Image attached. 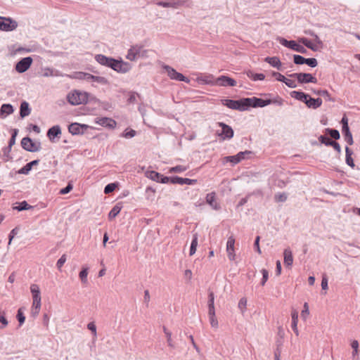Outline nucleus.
Instances as JSON below:
<instances>
[{
  "instance_id": "f257e3e1",
  "label": "nucleus",
  "mask_w": 360,
  "mask_h": 360,
  "mask_svg": "<svg viewBox=\"0 0 360 360\" xmlns=\"http://www.w3.org/2000/svg\"><path fill=\"white\" fill-rule=\"evenodd\" d=\"M222 103L231 110L246 111L248 110L250 108L264 107L271 103L280 105L282 104V100L279 98L271 99L268 98H260L253 96L250 98H243L239 100L224 99L222 101Z\"/></svg>"
},
{
  "instance_id": "f03ea898",
  "label": "nucleus",
  "mask_w": 360,
  "mask_h": 360,
  "mask_svg": "<svg viewBox=\"0 0 360 360\" xmlns=\"http://www.w3.org/2000/svg\"><path fill=\"white\" fill-rule=\"evenodd\" d=\"M89 94L85 91L73 90L70 91L67 99L71 105H77L86 103L88 101Z\"/></svg>"
},
{
  "instance_id": "7ed1b4c3",
  "label": "nucleus",
  "mask_w": 360,
  "mask_h": 360,
  "mask_svg": "<svg viewBox=\"0 0 360 360\" xmlns=\"http://www.w3.org/2000/svg\"><path fill=\"white\" fill-rule=\"evenodd\" d=\"M109 68L118 73L124 74L128 72L131 69V65L127 62L122 60H116L112 58Z\"/></svg>"
},
{
  "instance_id": "20e7f679",
  "label": "nucleus",
  "mask_w": 360,
  "mask_h": 360,
  "mask_svg": "<svg viewBox=\"0 0 360 360\" xmlns=\"http://www.w3.org/2000/svg\"><path fill=\"white\" fill-rule=\"evenodd\" d=\"M21 146L24 150L32 153L39 151L41 148L40 141H33L29 137H25L21 140Z\"/></svg>"
},
{
  "instance_id": "39448f33",
  "label": "nucleus",
  "mask_w": 360,
  "mask_h": 360,
  "mask_svg": "<svg viewBox=\"0 0 360 360\" xmlns=\"http://www.w3.org/2000/svg\"><path fill=\"white\" fill-rule=\"evenodd\" d=\"M16 20L6 17L0 16V30L4 32H11L18 27Z\"/></svg>"
},
{
  "instance_id": "423d86ee",
  "label": "nucleus",
  "mask_w": 360,
  "mask_h": 360,
  "mask_svg": "<svg viewBox=\"0 0 360 360\" xmlns=\"http://www.w3.org/2000/svg\"><path fill=\"white\" fill-rule=\"evenodd\" d=\"M162 68L171 79L182 81L185 82L186 83H189L190 79L184 76L181 73L176 72L173 68L170 67L169 65H164Z\"/></svg>"
},
{
  "instance_id": "0eeeda50",
  "label": "nucleus",
  "mask_w": 360,
  "mask_h": 360,
  "mask_svg": "<svg viewBox=\"0 0 360 360\" xmlns=\"http://www.w3.org/2000/svg\"><path fill=\"white\" fill-rule=\"evenodd\" d=\"M191 2L186 0H170L168 1H158L157 5L164 8H178L181 6L189 7Z\"/></svg>"
},
{
  "instance_id": "6e6552de",
  "label": "nucleus",
  "mask_w": 360,
  "mask_h": 360,
  "mask_svg": "<svg viewBox=\"0 0 360 360\" xmlns=\"http://www.w3.org/2000/svg\"><path fill=\"white\" fill-rule=\"evenodd\" d=\"M89 128L91 127L87 124L73 122L68 126V131L73 136L82 135Z\"/></svg>"
},
{
  "instance_id": "1a4fd4ad",
  "label": "nucleus",
  "mask_w": 360,
  "mask_h": 360,
  "mask_svg": "<svg viewBox=\"0 0 360 360\" xmlns=\"http://www.w3.org/2000/svg\"><path fill=\"white\" fill-rule=\"evenodd\" d=\"M289 77L295 78L299 83H316L317 79L309 73H293L290 74Z\"/></svg>"
},
{
  "instance_id": "9d476101",
  "label": "nucleus",
  "mask_w": 360,
  "mask_h": 360,
  "mask_svg": "<svg viewBox=\"0 0 360 360\" xmlns=\"http://www.w3.org/2000/svg\"><path fill=\"white\" fill-rule=\"evenodd\" d=\"M218 125L221 129L217 130V133L222 140L231 139L233 136V131L231 127L222 122H219Z\"/></svg>"
},
{
  "instance_id": "9b49d317",
  "label": "nucleus",
  "mask_w": 360,
  "mask_h": 360,
  "mask_svg": "<svg viewBox=\"0 0 360 360\" xmlns=\"http://www.w3.org/2000/svg\"><path fill=\"white\" fill-rule=\"evenodd\" d=\"M250 154H252V152L250 150H245V151L239 152L236 155L225 157L224 161L230 162L233 165H236V164L240 162L243 160L249 158V156Z\"/></svg>"
},
{
  "instance_id": "f8f14e48",
  "label": "nucleus",
  "mask_w": 360,
  "mask_h": 360,
  "mask_svg": "<svg viewBox=\"0 0 360 360\" xmlns=\"http://www.w3.org/2000/svg\"><path fill=\"white\" fill-rule=\"evenodd\" d=\"M32 58L30 56L23 58L15 65V70L19 73H23L27 71L32 63Z\"/></svg>"
},
{
  "instance_id": "ddd939ff",
  "label": "nucleus",
  "mask_w": 360,
  "mask_h": 360,
  "mask_svg": "<svg viewBox=\"0 0 360 360\" xmlns=\"http://www.w3.org/2000/svg\"><path fill=\"white\" fill-rule=\"evenodd\" d=\"M235 238L233 236L228 238L226 242V251L227 253L228 258L230 261H234L236 259L235 253Z\"/></svg>"
},
{
  "instance_id": "4468645a",
  "label": "nucleus",
  "mask_w": 360,
  "mask_h": 360,
  "mask_svg": "<svg viewBox=\"0 0 360 360\" xmlns=\"http://www.w3.org/2000/svg\"><path fill=\"white\" fill-rule=\"evenodd\" d=\"M143 48V47L140 45L132 46L128 50L126 58L131 61L136 60L137 58H139V56H140L141 51H142Z\"/></svg>"
},
{
  "instance_id": "2eb2a0df",
  "label": "nucleus",
  "mask_w": 360,
  "mask_h": 360,
  "mask_svg": "<svg viewBox=\"0 0 360 360\" xmlns=\"http://www.w3.org/2000/svg\"><path fill=\"white\" fill-rule=\"evenodd\" d=\"M147 176L152 179L153 181L166 184L168 183L170 180V179L167 176H164L163 175L160 174V173L155 172V171H150L148 172Z\"/></svg>"
},
{
  "instance_id": "dca6fc26",
  "label": "nucleus",
  "mask_w": 360,
  "mask_h": 360,
  "mask_svg": "<svg viewBox=\"0 0 360 360\" xmlns=\"http://www.w3.org/2000/svg\"><path fill=\"white\" fill-rule=\"evenodd\" d=\"M30 292L32 296V303L36 304L41 303V292L39 285L34 283L31 284Z\"/></svg>"
},
{
  "instance_id": "f3484780",
  "label": "nucleus",
  "mask_w": 360,
  "mask_h": 360,
  "mask_svg": "<svg viewBox=\"0 0 360 360\" xmlns=\"http://www.w3.org/2000/svg\"><path fill=\"white\" fill-rule=\"evenodd\" d=\"M216 84L217 85L223 86H234L236 85V82L231 77L222 75L217 79Z\"/></svg>"
},
{
  "instance_id": "a211bd4d",
  "label": "nucleus",
  "mask_w": 360,
  "mask_h": 360,
  "mask_svg": "<svg viewBox=\"0 0 360 360\" xmlns=\"http://www.w3.org/2000/svg\"><path fill=\"white\" fill-rule=\"evenodd\" d=\"M96 123L109 129H114L116 127V122L109 117H101L96 120Z\"/></svg>"
},
{
  "instance_id": "6ab92c4d",
  "label": "nucleus",
  "mask_w": 360,
  "mask_h": 360,
  "mask_svg": "<svg viewBox=\"0 0 360 360\" xmlns=\"http://www.w3.org/2000/svg\"><path fill=\"white\" fill-rule=\"evenodd\" d=\"M170 181L172 184H178L180 185H193L197 182L196 179H191L188 178H182L179 176L172 177L170 179Z\"/></svg>"
},
{
  "instance_id": "aec40b11",
  "label": "nucleus",
  "mask_w": 360,
  "mask_h": 360,
  "mask_svg": "<svg viewBox=\"0 0 360 360\" xmlns=\"http://www.w3.org/2000/svg\"><path fill=\"white\" fill-rule=\"evenodd\" d=\"M61 135V129L59 125H55L51 127L47 131V136L51 141H54L56 137Z\"/></svg>"
},
{
  "instance_id": "412c9836",
  "label": "nucleus",
  "mask_w": 360,
  "mask_h": 360,
  "mask_svg": "<svg viewBox=\"0 0 360 360\" xmlns=\"http://www.w3.org/2000/svg\"><path fill=\"white\" fill-rule=\"evenodd\" d=\"M207 203L214 210H218L220 207L216 200V194L214 192L210 193L206 195Z\"/></svg>"
},
{
  "instance_id": "4be33fe9",
  "label": "nucleus",
  "mask_w": 360,
  "mask_h": 360,
  "mask_svg": "<svg viewBox=\"0 0 360 360\" xmlns=\"http://www.w3.org/2000/svg\"><path fill=\"white\" fill-rule=\"evenodd\" d=\"M43 75H44V77H63L64 74H63L58 70L51 68H46L44 70Z\"/></svg>"
},
{
  "instance_id": "5701e85b",
  "label": "nucleus",
  "mask_w": 360,
  "mask_h": 360,
  "mask_svg": "<svg viewBox=\"0 0 360 360\" xmlns=\"http://www.w3.org/2000/svg\"><path fill=\"white\" fill-rule=\"evenodd\" d=\"M309 108L316 109L322 104L321 98H313L308 94V98L304 102Z\"/></svg>"
},
{
  "instance_id": "b1692460",
  "label": "nucleus",
  "mask_w": 360,
  "mask_h": 360,
  "mask_svg": "<svg viewBox=\"0 0 360 360\" xmlns=\"http://www.w3.org/2000/svg\"><path fill=\"white\" fill-rule=\"evenodd\" d=\"M352 352V360H360L359 359V344L356 340H353L351 342Z\"/></svg>"
},
{
  "instance_id": "393cba45",
  "label": "nucleus",
  "mask_w": 360,
  "mask_h": 360,
  "mask_svg": "<svg viewBox=\"0 0 360 360\" xmlns=\"http://www.w3.org/2000/svg\"><path fill=\"white\" fill-rule=\"evenodd\" d=\"M342 134L344 135L345 141L347 143L348 145L351 146L353 144V138L352 133L349 131L348 124L345 123L344 126H342Z\"/></svg>"
},
{
  "instance_id": "a878e982",
  "label": "nucleus",
  "mask_w": 360,
  "mask_h": 360,
  "mask_svg": "<svg viewBox=\"0 0 360 360\" xmlns=\"http://www.w3.org/2000/svg\"><path fill=\"white\" fill-rule=\"evenodd\" d=\"M283 256L285 265L289 267L291 266L293 263V257L292 251L289 248L284 250Z\"/></svg>"
},
{
  "instance_id": "bb28decb",
  "label": "nucleus",
  "mask_w": 360,
  "mask_h": 360,
  "mask_svg": "<svg viewBox=\"0 0 360 360\" xmlns=\"http://www.w3.org/2000/svg\"><path fill=\"white\" fill-rule=\"evenodd\" d=\"M112 58L107 57L103 54H97L95 56V60L96 62H98L101 65H104L108 68L110 66Z\"/></svg>"
},
{
  "instance_id": "cd10ccee",
  "label": "nucleus",
  "mask_w": 360,
  "mask_h": 360,
  "mask_svg": "<svg viewBox=\"0 0 360 360\" xmlns=\"http://www.w3.org/2000/svg\"><path fill=\"white\" fill-rule=\"evenodd\" d=\"M39 164V160H35L33 161L30 162L29 163L26 164L24 167H22L21 169H20L18 172V174H28L30 172L32 169V167L34 165H37Z\"/></svg>"
},
{
  "instance_id": "c85d7f7f",
  "label": "nucleus",
  "mask_w": 360,
  "mask_h": 360,
  "mask_svg": "<svg viewBox=\"0 0 360 360\" xmlns=\"http://www.w3.org/2000/svg\"><path fill=\"white\" fill-rule=\"evenodd\" d=\"M345 162L346 164L352 168H354L355 164L352 158L353 151L349 148H345Z\"/></svg>"
},
{
  "instance_id": "c756f323",
  "label": "nucleus",
  "mask_w": 360,
  "mask_h": 360,
  "mask_svg": "<svg viewBox=\"0 0 360 360\" xmlns=\"http://www.w3.org/2000/svg\"><path fill=\"white\" fill-rule=\"evenodd\" d=\"M89 80L88 82H94L97 83L101 85H107L108 84V79L104 77H100V76H95L93 75H91L90 77H89Z\"/></svg>"
},
{
  "instance_id": "7c9ffc66",
  "label": "nucleus",
  "mask_w": 360,
  "mask_h": 360,
  "mask_svg": "<svg viewBox=\"0 0 360 360\" xmlns=\"http://www.w3.org/2000/svg\"><path fill=\"white\" fill-rule=\"evenodd\" d=\"M265 61L269 63L271 66L276 68L278 70H281V62L277 57H266Z\"/></svg>"
},
{
  "instance_id": "2f4dec72",
  "label": "nucleus",
  "mask_w": 360,
  "mask_h": 360,
  "mask_svg": "<svg viewBox=\"0 0 360 360\" xmlns=\"http://www.w3.org/2000/svg\"><path fill=\"white\" fill-rule=\"evenodd\" d=\"M163 332L165 335V337L167 338V345L168 346L171 348V349H174L175 348V344L172 340V332L169 331L166 327H163Z\"/></svg>"
},
{
  "instance_id": "473e14b6",
  "label": "nucleus",
  "mask_w": 360,
  "mask_h": 360,
  "mask_svg": "<svg viewBox=\"0 0 360 360\" xmlns=\"http://www.w3.org/2000/svg\"><path fill=\"white\" fill-rule=\"evenodd\" d=\"M300 41L308 49L316 51H319V47L317 45H315L314 43H312L310 40H309L307 38H301L300 39Z\"/></svg>"
},
{
  "instance_id": "72a5a7b5",
  "label": "nucleus",
  "mask_w": 360,
  "mask_h": 360,
  "mask_svg": "<svg viewBox=\"0 0 360 360\" xmlns=\"http://www.w3.org/2000/svg\"><path fill=\"white\" fill-rule=\"evenodd\" d=\"M198 233H194L193 236V240L191 241V248H190L189 255L191 256L193 255L196 252V249H197V246H198Z\"/></svg>"
},
{
  "instance_id": "f704fd0d",
  "label": "nucleus",
  "mask_w": 360,
  "mask_h": 360,
  "mask_svg": "<svg viewBox=\"0 0 360 360\" xmlns=\"http://www.w3.org/2000/svg\"><path fill=\"white\" fill-rule=\"evenodd\" d=\"M89 269L88 267L83 266L81 271L79 274V277L83 284H86L88 283V276Z\"/></svg>"
},
{
  "instance_id": "c9c22d12",
  "label": "nucleus",
  "mask_w": 360,
  "mask_h": 360,
  "mask_svg": "<svg viewBox=\"0 0 360 360\" xmlns=\"http://www.w3.org/2000/svg\"><path fill=\"white\" fill-rule=\"evenodd\" d=\"M214 295L212 292L209 293V301H208V314L215 313L214 309Z\"/></svg>"
},
{
  "instance_id": "e433bc0d",
  "label": "nucleus",
  "mask_w": 360,
  "mask_h": 360,
  "mask_svg": "<svg viewBox=\"0 0 360 360\" xmlns=\"http://www.w3.org/2000/svg\"><path fill=\"white\" fill-rule=\"evenodd\" d=\"M291 96L299 101L304 102V101L308 98V94L302 91H294L291 93Z\"/></svg>"
},
{
  "instance_id": "4c0bfd02",
  "label": "nucleus",
  "mask_w": 360,
  "mask_h": 360,
  "mask_svg": "<svg viewBox=\"0 0 360 360\" xmlns=\"http://www.w3.org/2000/svg\"><path fill=\"white\" fill-rule=\"evenodd\" d=\"M290 49H292L293 51L301 53H305L307 52V50L304 46L297 44L296 43V41H295L293 40H291V44L290 46Z\"/></svg>"
},
{
  "instance_id": "58836bf2",
  "label": "nucleus",
  "mask_w": 360,
  "mask_h": 360,
  "mask_svg": "<svg viewBox=\"0 0 360 360\" xmlns=\"http://www.w3.org/2000/svg\"><path fill=\"white\" fill-rule=\"evenodd\" d=\"M306 33L314 37V41H315L314 44L318 46L319 50L323 48V44L316 34L311 30L306 32Z\"/></svg>"
},
{
  "instance_id": "ea45409f",
  "label": "nucleus",
  "mask_w": 360,
  "mask_h": 360,
  "mask_svg": "<svg viewBox=\"0 0 360 360\" xmlns=\"http://www.w3.org/2000/svg\"><path fill=\"white\" fill-rule=\"evenodd\" d=\"M136 135V131L132 129L127 128L122 134L120 135L121 137L125 139H131Z\"/></svg>"
},
{
  "instance_id": "a19ab883",
  "label": "nucleus",
  "mask_w": 360,
  "mask_h": 360,
  "mask_svg": "<svg viewBox=\"0 0 360 360\" xmlns=\"http://www.w3.org/2000/svg\"><path fill=\"white\" fill-rule=\"evenodd\" d=\"M213 77L212 75H202L200 77H198V82L201 84H212L213 82L212 81Z\"/></svg>"
},
{
  "instance_id": "79ce46f5",
  "label": "nucleus",
  "mask_w": 360,
  "mask_h": 360,
  "mask_svg": "<svg viewBox=\"0 0 360 360\" xmlns=\"http://www.w3.org/2000/svg\"><path fill=\"white\" fill-rule=\"evenodd\" d=\"M41 303H38L37 304L35 303H32V309H31V314L34 318L37 317L39 315L40 309H41Z\"/></svg>"
},
{
  "instance_id": "37998d69",
  "label": "nucleus",
  "mask_w": 360,
  "mask_h": 360,
  "mask_svg": "<svg viewBox=\"0 0 360 360\" xmlns=\"http://www.w3.org/2000/svg\"><path fill=\"white\" fill-rule=\"evenodd\" d=\"M90 75H91V74H89V73L79 72H76L75 75L74 77H72L73 78H76V79H79L86 80V81L88 82L89 80V77H90ZM67 76L69 77H72L70 75H67Z\"/></svg>"
},
{
  "instance_id": "c03bdc74",
  "label": "nucleus",
  "mask_w": 360,
  "mask_h": 360,
  "mask_svg": "<svg viewBox=\"0 0 360 360\" xmlns=\"http://www.w3.org/2000/svg\"><path fill=\"white\" fill-rule=\"evenodd\" d=\"M238 307L241 314H244L247 309V299L245 297H242L239 300Z\"/></svg>"
},
{
  "instance_id": "a18cd8bd",
  "label": "nucleus",
  "mask_w": 360,
  "mask_h": 360,
  "mask_svg": "<svg viewBox=\"0 0 360 360\" xmlns=\"http://www.w3.org/2000/svg\"><path fill=\"white\" fill-rule=\"evenodd\" d=\"M121 207L118 205L114 206L109 212L108 217L110 219H114L120 212Z\"/></svg>"
},
{
  "instance_id": "49530a36",
  "label": "nucleus",
  "mask_w": 360,
  "mask_h": 360,
  "mask_svg": "<svg viewBox=\"0 0 360 360\" xmlns=\"http://www.w3.org/2000/svg\"><path fill=\"white\" fill-rule=\"evenodd\" d=\"M187 169V167L184 165H177L169 168V173H182Z\"/></svg>"
},
{
  "instance_id": "de8ad7c7",
  "label": "nucleus",
  "mask_w": 360,
  "mask_h": 360,
  "mask_svg": "<svg viewBox=\"0 0 360 360\" xmlns=\"http://www.w3.org/2000/svg\"><path fill=\"white\" fill-rule=\"evenodd\" d=\"M209 316V320L210 325L214 328H217L219 326L218 321L215 316V313L208 314Z\"/></svg>"
},
{
  "instance_id": "09e8293b",
  "label": "nucleus",
  "mask_w": 360,
  "mask_h": 360,
  "mask_svg": "<svg viewBox=\"0 0 360 360\" xmlns=\"http://www.w3.org/2000/svg\"><path fill=\"white\" fill-rule=\"evenodd\" d=\"M291 317H292V328H295L297 326L298 323V312L296 310H293L291 312Z\"/></svg>"
},
{
  "instance_id": "8fccbe9b",
  "label": "nucleus",
  "mask_w": 360,
  "mask_h": 360,
  "mask_svg": "<svg viewBox=\"0 0 360 360\" xmlns=\"http://www.w3.org/2000/svg\"><path fill=\"white\" fill-rule=\"evenodd\" d=\"M309 315V306L307 302L304 304L303 309L301 312V316L304 321H306Z\"/></svg>"
},
{
  "instance_id": "3c124183",
  "label": "nucleus",
  "mask_w": 360,
  "mask_h": 360,
  "mask_svg": "<svg viewBox=\"0 0 360 360\" xmlns=\"http://www.w3.org/2000/svg\"><path fill=\"white\" fill-rule=\"evenodd\" d=\"M14 109L11 104H3L0 109V112H13Z\"/></svg>"
},
{
  "instance_id": "603ef678",
  "label": "nucleus",
  "mask_w": 360,
  "mask_h": 360,
  "mask_svg": "<svg viewBox=\"0 0 360 360\" xmlns=\"http://www.w3.org/2000/svg\"><path fill=\"white\" fill-rule=\"evenodd\" d=\"M17 319H18V320L19 321L20 326H22L24 323L25 321V316H24V314H23L22 308H20L18 310Z\"/></svg>"
},
{
  "instance_id": "864d4df0",
  "label": "nucleus",
  "mask_w": 360,
  "mask_h": 360,
  "mask_svg": "<svg viewBox=\"0 0 360 360\" xmlns=\"http://www.w3.org/2000/svg\"><path fill=\"white\" fill-rule=\"evenodd\" d=\"M0 323H1V328H4L8 324V322L5 316V312H0Z\"/></svg>"
},
{
  "instance_id": "5fc2aeb1",
  "label": "nucleus",
  "mask_w": 360,
  "mask_h": 360,
  "mask_svg": "<svg viewBox=\"0 0 360 360\" xmlns=\"http://www.w3.org/2000/svg\"><path fill=\"white\" fill-rule=\"evenodd\" d=\"M248 76L250 77H251L254 81H257V80H263L265 78V76L264 75L262 74V73H255V74H253L252 72H250V75L248 74Z\"/></svg>"
},
{
  "instance_id": "6e6d98bb",
  "label": "nucleus",
  "mask_w": 360,
  "mask_h": 360,
  "mask_svg": "<svg viewBox=\"0 0 360 360\" xmlns=\"http://www.w3.org/2000/svg\"><path fill=\"white\" fill-rule=\"evenodd\" d=\"M87 328L91 330V332L93 334L94 338L97 337V331H96V326L94 322H90L87 324Z\"/></svg>"
},
{
  "instance_id": "4d7b16f0",
  "label": "nucleus",
  "mask_w": 360,
  "mask_h": 360,
  "mask_svg": "<svg viewBox=\"0 0 360 360\" xmlns=\"http://www.w3.org/2000/svg\"><path fill=\"white\" fill-rule=\"evenodd\" d=\"M274 198L276 202H285L287 200V195L285 193H277Z\"/></svg>"
},
{
  "instance_id": "13d9d810",
  "label": "nucleus",
  "mask_w": 360,
  "mask_h": 360,
  "mask_svg": "<svg viewBox=\"0 0 360 360\" xmlns=\"http://www.w3.org/2000/svg\"><path fill=\"white\" fill-rule=\"evenodd\" d=\"M306 58L300 55H294V63L297 65L304 64Z\"/></svg>"
},
{
  "instance_id": "bf43d9fd",
  "label": "nucleus",
  "mask_w": 360,
  "mask_h": 360,
  "mask_svg": "<svg viewBox=\"0 0 360 360\" xmlns=\"http://www.w3.org/2000/svg\"><path fill=\"white\" fill-rule=\"evenodd\" d=\"M326 146H332L333 147V148L338 152V153H340L341 152V147L340 146V144L338 143V142H335V141H328L326 143Z\"/></svg>"
},
{
  "instance_id": "052dcab7",
  "label": "nucleus",
  "mask_w": 360,
  "mask_h": 360,
  "mask_svg": "<svg viewBox=\"0 0 360 360\" xmlns=\"http://www.w3.org/2000/svg\"><path fill=\"white\" fill-rule=\"evenodd\" d=\"M261 273L262 274L261 285H264L269 278V272L266 269H263L261 270Z\"/></svg>"
},
{
  "instance_id": "680f3d73",
  "label": "nucleus",
  "mask_w": 360,
  "mask_h": 360,
  "mask_svg": "<svg viewBox=\"0 0 360 360\" xmlns=\"http://www.w3.org/2000/svg\"><path fill=\"white\" fill-rule=\"evenodd\" d=\"M67 257L65 255H63L57 261L56 266L58 269H60L63 264L65 263Z\"/></svg>"
},
{
  "instance_id": "e2e57ef3",
  "label": "nucleus",
  "mask_w": 360,
  "mask_h": 360,
  "mask_svg": "<svg viewBox=\"0 0 360 360\" xmlns=\"http://www.w3.org/2000/svg\"><path fill=\"white\" fill-rule=\"evenodd\" d=\"M30 111L29 103L27 101H22L20 105L19 112H27Z\"/></svg>"
},
{
  "instance_id": "0e129e2a",
  "label": "nucleus",
  "mask_w": 360,
  "mask_h": 360,
  "mask_svg": "<svg viewBox=\"0 0 360 360\" xmlns=\"http://www.w3.org/2000/svg\"><path fill=\"white\" fill-rule=\"evenodd\" d=\"M304 63L311 68H315L318 64L316 59L313 58H306V61H304Z\"/></svg>"
},
{
  "instance_id": "69168bd1",
  "label": "nucleus",
  "mask_w": 360,
  "mask_h": 360,
  "mask_svg": "<svg viewBox=\"0 0 360 360\" xmlns=\"http://www.w3.org/2000/svg\"><path fill=\"white\" fill-rule=\"evenodd\" d=\"M327 131H328L330 136L334 139H340V133L336 129H328Z\"/></svg>"
},
{
  "instance_id": "338daca9",
  "label": "nucleus",
  "mask_w": 360,
  "mask_h": 360,
  "mask_svg": "<svg viewBox=\"0 0 360 360\" xmlns=\"http://www.w3.org/2000/svg\"><path fill=\"white\" fill-rule=\"evenodd\" d=\"M116 188L115 184H109L107 186H105L104 188V193L105 194H108L111 192H112Z\"/></svg>"
},
{
  "instance_id": "774afa93",
  "label": "nucleus",
  "mask_w": 360,
  "mask_h": 360,
  "mask_svg": "<svg viewBox=\"0 0 360 360\" xmlns=\"http://www.w3.org/2000/svg\"><path fill=\"white\" fill-rule=\"evenodd\" d=\"M30 208V206L26 201H22L20 202V205L16 207L18 211L27 210Z\"/></svg>"
}]
</instances>
